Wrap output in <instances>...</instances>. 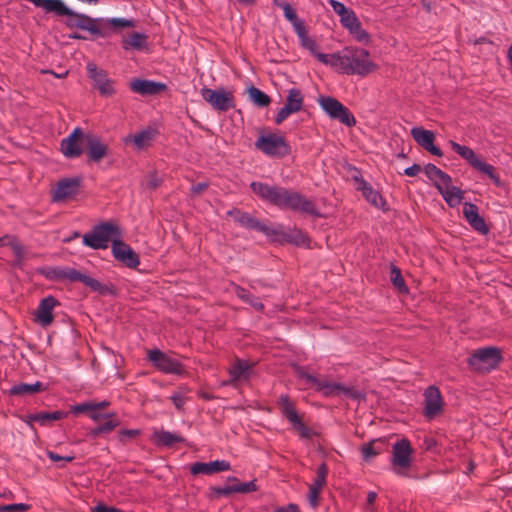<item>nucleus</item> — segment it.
Wrapping results in <instances>:
<instances>
[{
	"label": "nucleus",
	"instance_id": "f257e3e1",
	"mask_svg": "<svg viewBox=\"0 0 512 512\" xmlns=\"http://www.w3.org/2000/svg\"><path fill=\"white\" fill-rule=\"evenodd\" d=\"M250 187L252 191L263 201L281 209L300 211L315 217L321 216L315 203L308 200L297 191L281 186L268 185L262 182H252Z\"/></svg>",
	"mask_w": 512,
	"mask_h": 512
},
{
	"label": "nucleus",
	"instance_id": "f03ea898",
	"mask_svg": "<svg viewBox=\"0 0 512 512\" xmlns=\"http://www.w3.org/2000/svg\"><path fill=\"white\" fill-rule=\"evenodd\" d=\"M44 10L46 12H54L58 16H67L65 24L70 29L78 28L86 30L98 37L109 36V30L101 27L103 20L77 13L68 8L61 0H49Z\"/></svg>",
	"mask_w": 512,
	"mask_h": 512
},
{
	"label": "nucleus",
	"instance_id": "7ed1b4c3",
	"mask_svg": "<svg viewBox=\"0 0 512 512\" xmlns=\"http://www.w3.org/2000/svg\"><path fill=\"white\" fill-rule=\"evenodd\" d=\"M341 71L347 75L365 77L378 70L379 66L370 59L368 50L358 47H345L340 58Z\"/></svg>",
	"mask_w": 512,
	"mask_h": 512
},
{
	"label": "nucleus",
	"instance_id": "20e7f679",
	"mask_svg": "<svg viewBox=\"0 0 512 512\" xmlns=\"http://www.w3.org/2000/svg\"><path fill=\"white\" fill-rule=\"evenodd\" d=\"M501 361V350L489 346L475 350L468 358L467 363L473 371L487 373L495 369Z\"/></svg>",
	"mask_w": 512,
	"mask_h": 512
},
{
	"label": "nucleus",
	"instance_id": "39448f33",
	"mask_svg": "<svg viewBox=\"0 0 512 512\" xmlns=\"http://www.w3.org/2000/svg\"><path fill=\"white\" fill-rule=\"evenodd\" d=\"M119 227L111 222H102L83 236V243L92 249H106L113 237H120Z\"/></svg>",
	"mask_w": 512,
	"mask_h": 512
},
{
	"label": "nucleus",
	"instance_id": "423d86ee",
	"mask_svg": "<svg viewBox=\"0 0 512 512\" xmlns=\"http://www.w3.org/2000/svg\"><path fill=\"white\" fill-rule=\"evenodd\" d=\"M255 147L270 157L283 158L291 153V147L285 137L275 133L258 137Z\"/></svg>",
	"mask_w": 512,
	"mask_h": 512
},
{
	"label": "nucleus",
	"instance_id": "0eeeda50",
	"mask_svg": "<svg viewBox=\"0 0 512 512\" xmlns=\"http://www.w3.org/2000/svg\"><path fill=\"white\" fill-rule=\"evenodd\" d=\"M318 103L330 118L338 120L348 127L356 125L354 115L336 98L331 96H320L318 98Z\"/></svg>",
	"mask_w": 512,
	"mask_h": 512
},
{
	"label": "nucleus",
	"instance_id": "6e6552de",
	"mask_svg": "<svg viewBox=\"0 0 512 512\" xmlns=\"http://www.w3.org/2000/svg\"><path fill=\"white\" fill-rule=\"evenodd\" d=\"M413 452L410 441L406 438L397 441L393 445L391 463L398 474H403L401 470H407L411 467Z\"/></svg>",
	"mask_w": 512,
	"mask_h": 512
},
{
	"label": "nucleus",
	"instance_id": "1a4fd4ad",
	"mask_svg": "<svg viewBox=\"0 0 512 512\" xmlns=\"http://www.w3.org/2000/svg\"><path fill=\"white\" fill-rule=\"evenodd\" d=\"M82 183V176L60 179L52 193V201L64 202L75 198L80 193Z\"/></svg>",
	"mask_w": 512,
	"mask_h": 512
},
{
	"label": "nucleus",
	"instance_id": "9d476101",
	"mask_svg": "<svg viewBox=\"0 0 512 512\" xmlns=\"http://www.w3.org/2000/svg\"><path fill=\"white\" fill-rule=\"evenodd\" d=\"M203 99L208 102L213 109L226 112L235 107V98L232 92L225 91L224 89L213 90L210 88H203L201 90Z\"/></svg>",
	"mask_w": 512,
	"mask_h": 512
},
{
	"label": "nucleus",
	"instance_id": "9b49d317",
	"mask_svg": "<svg viewBox=\"0 0 512 512\" xmlns=\"http://www.w3.org/2000/svg\"><path fill=\"white\" fill-rule=\"evenodd\" d=\"M304 105V96L300 89L292 88L288 91L286 103L278 111L275 122L277 125L281 124L291 114L297 113L302 110Z\"/></svg>",
	"mask_w": 512,
	"mask_h": 512
},
{
	"label": "nucleus",
	"instance_id": "f8f14e48",
	"mask_svg": "<svg viewBox=\"0 0 512 512\" xmlns=\"http://www.w3.org/2000/svg\"><path fill=\"white\" fill-rule=\"evenodd\" d=\"M86 142V134L77 127L61 141V152L67 158H78L83 154L82 144Z\"/></svg>",
	"mask_w": 512,
	"mask_h": 512
},
{
	"label": "nucleus",
	"instance_id": "ddd939ff",
	"mask_svg": "<svg viewBox=\"0 0 512 512\" xmlns=\"http://www.w3.org/2000/svg\"><path fill=\"white\" fill-rule=\"evenodd\" d=\"M87 71L89 73V77L94 82V86L102 96L109 97L116 93L114 81L108 78L105 70L98 68L95 63H88Z\"/></svg>",
	"mask_w": 512,
	"mask_h": 512
},
{
	"label": "nucleus",
	"instance_id": "4468645a",
	"mask_svg": "<svg viewBox=\"0 0 512 512\" xmlns=\"http://www.w3.org/2000/svg\"><path fill=\"white\" fill-rule=\"evenodd\" d=\"M85 145L87 162L99 163L102 159L110 155L108 145L96 134L87 133Z\"/></svg>",
	"mask_w": 512,
	"mask_h": 512
},
{
	"label": "nucleus",
	"instance_id": "2eb2a0df",
	"mask_svg": "<svg viewBox=\"0 0 512 512\" xmlns=\"http://www.w3.org/2000/svg\"><path fill=\"white\" fill-rule=\"evenodd\" d=\"M112 254L116 260L128 268L134 269L140 264L139 255L122 240H112Z\"/></svg>",
	"mask_w": 512,
	"mask_h": 512
},
{
	"label": "nucleus",
	"instance_id": "dca6fc26",
	"mask_svg": "<svg viewBox=\"0 0 512 512\" xmlns=\"http://www.w3.org/2000/svg\"><path fill=\"white\" fill-rule=\"evenodd\" d=\"M149 360L164 373L181 374L183 372L182 364L162 351L155 349L148 352Z\"/></svg>",
	"mask_w": 512,
	"mask_h": 512
},
{
	"label": "nucleus",
	"instance_id": "f3484780",
	"mask_svg": "<svg viewBox=\"0 0 512 512\" xmlns=\"http://www.w3.org/2000/svg\"><path fill=\"white\" fill-rule=\"evenodd\" d=\"M227 215L232 216L241 226L260 231L269 237L272 236V234L278 233L276 229L263 224L257 218L253 217L249 213L242 212L239 209L234 208L228 211Z\"/></svg>",
	"mask_w": 512,
	"mask_h": 512
},
{
	"label": "nucleus",
	"instance_id": "a211bd4d",
	"mask_svg": "<svg viewBox=\"0 0 512 512\" xmlns=\"http://www.w3.org/2000/svg\"><path fill=\"white\" fill-rule=\"evenodd\" d=\"M424 415L433 419L443 410V399L441 392L436 386H429L424 392Z\"/></svg>",
	"mask_w": 512,
	"mask_h": 512
},
{
	"label": "nucleus",
	"instance_id": "6ab92c4d",
	"mask_svg": "<svg viewBox=\"0 0 512 512\" xmlns=\"http://www.w3.org/2000/svg\"><path fill=\"white\" fill-rule=\"evenodd\" d=\"M411 136L419 146L430 152L432 155L438 157L443 156L442 150L434 145L435 134L432 131L426 130L422 127H413L411 129Z\"/></svg>",
	"mask_w": 512,
	"mask_h": 512
},
{
	"label": "nucleus",
	"instance_id": "aec40b11",
	"mask_svg": "<svg viewBox=\"0 0 512 512\" xmlns=\"http://www.w3.org/2000/svg\"><path fill=\"white\" fill-rule=\"evenodd\" d=\"M129 87L142 96L158 95L167 90V85L164 83L139 78L131 80Z\"/></svg>",
	"mask_w": 512,
	"mask_h": 512
},
{
	"label": "nucleus",
	"instance_id": "412c9836",
	"mask_svg": "<svg viewBox=\"0 0 512 512\" xmlns=\"http://www.w3.org/2000/svg\"><path fill=\"white\" fill-rule=\"evenodd\" d=\"M59 305L60 302L54 296L50 295L43 298L36 310L35 320L43 327L51 325L54 320L53 309Z\"/></svg>",
	"mask_w": 512,
	"mask_h": 512
},
{
	"label": "nucleus",
	"instance_id": "4be33fe9",
	"mask_svg": "<svg viewBox=\"0 0 512 512\" xmlns=\"http://www.w3.org/2000/svg\"><path fill=\"white\" fill-rule=\"evenodd\" d=\"M328 474V467L323 462L317 469V476L313 483L309 486L308 500L313 508H316L320 502V493L326 485V478Z\"/></svg>",
	"mask_w": 512,
	"mask_h": 512
},
{
	"label": "nucleus",
	"instance_id": "5701e85b",
	"mask_svg": "<svg viewBox=\"0 0 512 512\" xmlns=\"http://www.w3.org/2000/svg\"><path fill=\"white\" fill-rule=\"evenodd\" d=\"M463 214L474 230L483 235H486L489 232V227L486 225L484 218L479 215L477 205L466 202L463 207Z\"/></svg>",
	"mask_w": 512,
	"mask_h": 512
},
{
	"label": "nucleus",
	"instance_id": "b1692460",
	"mask_svg": "<svg viewBox=\"0 0 512 512\" xmlns=\"http://www.w3.org/2000/svg\"><path fill=\"white\" fill-rule=\"evenodd\" d=\"M230 463L225 460H216L209 463L196 462L191 465L190 471L193 475L214 473L230 470Z\"/></svg>",
	"mask_w": 512,
	"mask_h": 512
},
{
	"label": "nucleus",
	"instance_id": "393cba45",
	"mask_svg": "<svg viewBox=\"0 0 512 512\" xmlns=\"http://www.w3.org/2000/svg\"><path fill=\"white\" fill-rule=\"evenodd\" d=\"M434 186L437 188L439 193L443 196L444 200L450 207H456L464 198V191L459 187L453 186L452 182L448 185L435 182Z\"/></svg>",
	"mask_w": 512,
	"mask_h": 512
},
{
	"label": "nucleus",
	"instance_id": "a878e982",
	"mask_svg": "<svg viewBox=\"0 0 512 512\" xmlns=\"http://www.w3.org/2000/svg\"><path fill=\"white\" fill-rule=\"evenodd\" d=\"M276 230L278 233L272 234V236H274V241L287 242L296 246L309 245L310 243L308 235L300 229H294L290 232H284L278 229Z\"/></svg>",
	"mask_w": 512,
	"mask_h": 512
},
{
	"label": "nucleus",
	"instance_id": "bb28decb",
	"mask_svg": "<svg viewBox=\"0 0 512 512\" xmlns=\"http://www.w3.org/2000/svg\"><path fill=\"white\" fill-rule=\"evenodd\" d=\"M37 271L39 274L52 281L68 279L71 282H74L77 270L74 268L44 267L39 268Z\"/></svg>",
	"mask_w": 512,
	"mask_h": 512
},
{
	"label": "nucleus",
	"instance_id": "cd10ccee",
	"mask_svg": "<svg viewBox=\"0 0 512 512\" xmlns=\"http://www.w3.org/2000/svg\"><path fill=\"white\" fill-rule=\"evenodd\" d=\"M0 245H8L13 250V253L15 255V260L13 262V266L15 267H22L23 261L25 258V249L23 245L19 242L17 237L6 235L2 238H0Z\"/></svg>",
	"mask_w": 512,
	"mask_h": 512
},
{
	"label": "nucleus",
	"instance_id": "c85d7f7f",
	"mask_svg": "<svg viewBox=\"0 0 512 512\" xmlns=\"http://www.w3.org/2000/svg\"><path fill=\"white\" fill-rule=\"evenodd\" d=\"M66 416H67L66 412H62V411H58V410L53 411V412L42 411V412H38V413L29 414L27 416L26 422L28 424H31L32 422H38L40 425L45 426L52 421L61 420V419L65 418Z\"/></svg>",
	"mask_w": 512,
	"mask_h": 512
},
{
	"label": "nucleus",
	"instance_id": "c756f323",
	"mask_svg": "<svg viewBox=\"0 0 512 512\" xmlns=\"http://www.w3.org/2000/svg\"><path fill=\"white\" fill-rule=\"evenodd\" d=\"M250 368L251 365L247 361L236 359L234 364L229 369L231 379L228 383L232 384L240 379L247 380L250 375Z\"/></svg>",
	"mask_w": 512,
	"mask_h": 512
},
{
	"label": "nucleus",
	"instance_id": "7c9ffc66",
	"mask_svg": "<svg viewBox=\"0 0 512 512\" xmlns=\"http://www.w3.org/2000/svg\"><path fill=\"white\" fill-rule=\"evenodd\" d=\"M278 405L283 417H285L291 424L293 422H297L301 417L296 411L295 405L288 395H281L278 400Z\"/></svg>",
	"mask_w": 512,
	"mask_h": 512
},
{
	"label": "nucleus",
	"instance_id": "2f4dec72",
	"mask_svg": "<svg viewBox=\"0 0 512 512\" xmlns=\"http://www.w3.org/2000/svg\"><path fill=\"white\" fill-rule=\"evenodd\" d=\"M77 281L84 283L87 287L91 288V290L99 292L100 294H107L111 292L108 286L100 283L98 280L90 276L81 273L78 270L76 271V275L74 277V282Z\"/></svg>",
	"mask_w": 512,
	"mask_h": 512
},
{
	"label": "nucleus",
	"instance_id": "473e14b6",
	"mask_svg": "<svg viewBox=\"0 0 512 512\" xmlns=\"http://www.w3.org/2000/svg\"><path fill=\"white\" fill-rule=\"evenodd\" d=\"M450 145L453 151L457 153L460 157L465 159L473 168H475L476 163L480 162L481 159L470 147L461 145L455 141H450Z\"/></svg>",
	"mask_w": 512,
	"mask_h": 512
},
{
	"label": "nucleus",
	"instance_id": "72a5a7b5",
	"mask_svg": "<svg viewBox=\"0 0 512 512\" xmlns=\"http://www.w3.org/2000/svg\"><path fill=\"white\" fill-rule=\"evenodd\" d=\"M45 390L43 383L37 381L34 384L20 383L14 385L9 393L14 396L33 395L35 393Z\"/></svg>",
	"mask_w": 512,
	"mask_h": 512
},
{
	"label": "nucleus",
	"instance_id": "f704fd0d",
	"mask_svg": "<svg viewBox=\"0 0 512 512\" xmlns=\"http://www.w3.org/2000/svg\"><path fill=\"white\" fill-rule=\"evenodd\" d=\"M361 190L363 192V196L366 198L368 202H370L373 206L377 208H381L384 211L387 210L384 206L386 204L382 195L373 190L371 186H369L365 181H362Z\"/></svg>",
	"mask_w": 512,
	"mask_h": 512
},
{
	"label": "nucleus",
	"instance_id": "c9c22d12",
	"mask_svg": "<svg viewBox=\"0 0 512 512\" xmlns=\"http://www.w3.org/2000/svg\"><path fill=\"white\" fill-rule=\"evenodd\" d=\"M154 441L157 445L171 447L175 443H182L185 439L179 435L168 431H157L153 434Z\"/></svg>",
	"mask_w": 512,
	"mask_h": 512
},
{
	"label": "nucleus",
	"instance_id": "e433bc0d",
	"mask_svg": "<svg viewBox=\"0 0 512 512\" xmlns=\"http://www.w3.org/2000/svg\"><path fill=\"white\" fill-rule=\"evenodd\" d=\"M147 38V35L144 33L133 32L123 40V48L125 50L129 48L142 50L147 47Z\"/></svg>",
	"mask_w": 512,
	"mask_h": 512
},
{
	"label": "nucleus",
	"instance_id": "4c0bfd02",
	"mask_svg": "<svg viewBox=\"0 0 512 512\" xmlns=\"http://www.w3.org/2000/svg\"><path fill=\"white\" fill-rule=\"evenodd\" d=\"M384 442L380 439H374L361 447L363 459L369 461L375 456L379 455L383 450Z\"/></svg>",
	"mask_w": 512,
	"mask_h": 512
},
{
	"label": "nucleus",
	"instance_id": "58836bf2",
	"mask_svg": "<svg viewBox=\"0 0 512 512\" xmlns=\"http://www.w3.org/2000/svg\"><path fill=\"white\" fill-rule=\"evenodd\" d=\"M424 172L430 180L438 178L443 185H448L452 182V178L447 173L443 172L436 165L429 163L424 167Z\"/></svg>",
	"mask_w": 512,
	"mask_h": 512
},
{
	"label": "nucleus",
	"instance_id": "ea45409f",
	"mask_svg": "<svg viewBox=\"0 0 512 512\" xmlns=\"http://www.w3.org/2000/svg\"><path fill=\"white\" fill-rule=\"evenodd\" d=\"M235 293L238 298H240L242 301H244L246 303H249L255 310H257V311L264 310L263 303L260 302L258 298L254 297L252 294H250L247 290H245L241 286L235 287Z\"/></svg>",
	"mask_w": 512,
	"mask_h": 512
},
{
	"label": "nucleus",
	"instance_id": "a19ab883",
	"mask_svg": "<svg viewBox=\"0 0 512 512\" xmlns=\"http://www.w3.org/2000/svg\"><path fill=\"white\" fill-rule=\"evenodd\" d=\"M313 386L317 391L323 392L325 396L339 395L342 388V385L339 383L320 381L319 379H317Z\"/></svg>",
	"mask_w": 512,
	"mask_h": 512
},
{
	"label": "nucleus",
	"instance_id": "79ce46f5",
	"mask_svg": "<svg viewBox=\"0 0 512 512\" xmlns=\"http://www.w3.org/2000/svg\"><path fill=\"white\" fill-rule=\"evenodd\" d=\"M248 94L253 103L258 107H267L271 103V98L254 86L248 89Z\"/></svg>",
	"mask_w": 512,
	"mask_h": 512
},
{
	"label": "nucleus",
	"instance_id": "37998d69",
	"mask_svg": "<svg viewBox=\"0 0 512 512\" xmlns=\"http://www.w3.org/2000/svg\"><path fill=\"white\" fill-rule=\"evenodd\" d=\"M474 169L487 175L496 186L499 187L502 185L499 175L496 173L494 166H492L491 164H488L480 160L479 163L475 164Z\"/></svg>",
	"mask_w": 512,
	"mask_h": 512
},
{
	"label": "nucleus",
	"instance_id": "c03bdc74",
	"mask_svg": "<svg viewBox=\"0 0 512 512\" xmlns=\"http://www.w3.org/2000/svg\"><path fill=\"white\" fill-rule=\"evenodd\" d=\"M227 481L234 482L232 485L233 493H250L258 490L255 480L250 482L241 483L236 477H228Z\"/></svg>",
	"mask_w": 512,
	"mask_h": 512
},
{
	"label": "nucleus",
	"instance_id": "a18cd8bd",
	"mask_svg": "<svg viewBox=\"0 0 512 512\" xmlns=\"http://www.w3.org/2000/svg\"><path fill=\"white\" fill-rule=\"evenodd\" d=\"M390 280L399 292L408 293V287L402 277L401 270L395 265L391 266Z\"/></svg>",
	"mask_w": 512,
	"mask_h": 512
},
{
	"label": "nucleus",
	"instance_id": "49530a36",
	"mask_svg": "<svg viewBox=\"0 0 512 512\" xmlns=\"http://www.w3.org/2000/svg\"><path fill=\"white\" fill-rule=\"evenodd\" d=\"M105 420V422L99 423V430L102 434H108L120 425V420L115 413H109Z\"/></svg>",
	"mask_w": 512,
	"mask_h": 512
},
{
	"label": "nucleus",
	"instance_id": "de8ad7c7",
	"mask_svg": "<svg viewBox=\"0 0 512 512\" xmlns=\"http://www.w3.org/2000/svg\"><path fill=\"white\" fill-rule=\"evenodd\" d=\"M340 22L349 32L352 31L353 28H357V25L360 23L352 9L345 13V15H342Z\"/></svg>",
	"mask_w": 512,
	"mask_h": 512
},
{
	"label": "nucleus",
	"instance_id": "09e8293b",
	"mask_svg": "<svg viewBox=\"0 0 512 512\" xmlns=\"http://www.w3.org/2000/svg\"><path fill=\"white\" fill-rule=\"evenodd\" d=\"M153 138V133L150 130H143L140 133H137L133 136V143L139 148L142 149L149 145L150 141Z\"/></svg>",
	"mask_w": 512,
	"mask_h": 512
},
{
	"label": "nucleus",
	"instance_id": "8fccbe9b",
	"mask_svg": "<svg viewBox=\"0 0 512 512\" xmlns=\"http://www.w3.org/2000/svg\"><path fill=\"white\" fill-rule=\"evenodd\" d=\"M292 426L294 430L298 432L301 438L312 439L313 436L316 435V433L311 428L303 423L301 417L297 420V422H293Z\"/></svg>",
	"mask_w": 512,
	"mask_h": 512
},
{
	"label": "nucleus",
	"instance_id": "3c124183",
	"mask_svg": "<svg viewBox=\"0 0 512 512\" xmlns=\"http://www.w3.org/2000/svg\"><path fill=\"white\" fill-rule=\"evenodd\" d=\"M208 497L210 500L218 499L221 496L228 497L233 494L232 485H227L224 487L213 486L209 488Z\"/></svg>",
	"mask_w": 512,
	"mask_h": 512
},
{
	"label": "nucleus",
	"instance_id": "603ef678",
	"mask_svg": "<svg viewBox=\"0 0 512 512\" xmlns=\"http://www.w3.org/2000/svg\"><path fill=\"white\" fill-rule=\"evenodd\" d=\"M349 33L360 43L369 44L371 42V36L366 30L362 29L361 23L357 25V28H353Z\"/></svg>",
	"mask_w": 512,
	"mask_h": 512
},
{
	"label": "nucleus",
	"instance_id": "864d4df0",
	"mask_svg": "<svg viewBox=\"0 0 512 512\" xmlns=\"http://www.w3.org/2000/svg\"><path fill=\"white\" fill-rule=\"evenodd\" d=\"M31 506L24 503H14L8 505H0V512H25L29 510Z\"/></svg>",
	"mask_w": 512,
	"mask_h": 512
},
{
	"label": "nucleus",
	"instance_id": "5fc2aeb1",
	"mask_svg": "<svg viewBox=\"0 0 512 512\" xmlns=\"http://www.w3.org/2000/svg\"><path fill=\"white\" fill-rule=\"evenodd\" d=\"M141 434L139 429H122L119 431L118 438L122 443H126L128 439H134Z\"/></svg>",
	"mask_w": 512,
	"mask_h": 512
},
{
	"label": "nucleus",
	"instance_id": "6e6d98bb",
	"mask_svg": "<svg viewBox=\"0 0 512 512\" xmlns=\"http://www.w3.org/2000/svg\"><path fill=\"white\" fill-rule=\"evenodd\" d=\"M94 409V402H83L71 407V413L77 415L81 413L90 414L91 410Z\"/></svg>",
	"mask_w": 512,
	"mask_h": 512
},
{
	"label": "nucleus",
	"instance_id": "4d7b16f0",
	"mask_svg": "<svg viewBox=\"0 0 512 512\" xmlns=\"http://www.w3.org/2000/svg\"><path fill=\"white\" fill-rule=\"evenodd\" d=\"M341 393H343L347 397L354 399V400H364L365 399L364 394L355 388L342 386Z\"/></svg>",
	"mask_w": 512,
	"mask_h": 512
},
{
	"label": "nucleus",
	"instance_id": "13d9d810",
	"mask_svg": "<svg viewBox=\"0 0 512 512\" xmlns=\"http://www.w3.org/2000/svg\"><path fill=\"white\" fill-rule=\"evenodd\" d=\"M108 24H110L113 28H116V29L126 28V27H134V21L121 19V18L110 19L108 21Z\"/></svg>",
	"mask_w": 512,
	"mask_h": 512
},
{
	"label": "nucleus",
	"instance_id": "bf43d9fd",
	"mask_svg": "<svg viewBox=\"0 0 512 512\" xmlns=\"http://www.w3.org/2000/svg\"><path fill=\"white\" fill-rule=\"evenodd\" d=\"M280 7L284 11V15L290 22H295L298 17L296 14V11L293 9V7L289 3H281Z\"/></svg>",
	"mask_w": 512,
	"mask_h": 512
},
{
	"label": "nucleus",
	"instance_id": "052dcab7",
	"mask_svg": "<svg viewBox=\"0 0 512 512\" xmlns=\"http://www.w3.org/2000/svg\"><path fill=\"white\" fill-rule=\"evenodd\" d=\"M295 372L299 378L305 379L311 385H314V383L317 382V378L307 373L301 366H297Z\"/></svg>",
	"mask_w": 512,
	"mask_h": 512
},
{
	"label": "nucleus",
	"instance_id": "680f3d73",
	"mask_svg": "<svg viewBox=\"0 0 512 512\" xmlns=\"http://www.w3.org/2000/svg\"><path fill=\"white\" fill-rule=\"evenodd\" d=\"M301 44L304 48L308 49L313 55L316 54L318 45L314 39L310 38L307 35L301 40Z\"/></svg>",
	"mask_w": 512,
	"mask_h": 512
},
{
	"label": "nucleus",
	"instance_id": "e2e57ef3",
	"mask_svg": "<svg viewBox=\"0 0 512 512\" xmlns=\"http://www.w3.org/2000/svg\"><path fill=\"white\" fill-rule=\"evenodd\" d=\"M162 183V179L158 177L157 173L154 171V172H151L149 175H148V180H147V187L149 189H156L158 188Z\"/></svg>",
	"mask_w": 512,
	"mask_h": 512
},
{
	"label": "nucleus",
	"instance_id": "0e129e2a",
	"mask_svg": "<svg viewBox=\"0 0 512 512\" xmlns=\"http://www.w3.org/2000/svg\"><path fill=\"white\" fill-rule=\"evenodd\" d=\"M291 23L293 24V27H294L297 35L299 36L300 40H302L304 37L307 36V30H306L305 24L302 20H300L298 18L295 22H291Z\"/></svg>",
	"mask_w": 512,
	"mask_h": 512
},
{
	"label": "nucleus",
	"instance_id": "69168bd1",
	"mask_svg": "<svg viewBox=\"0 0 512 512\" xmlns=\"http://www.w3.org/2000/svg\"><path fill=\"white\" fill-rule=\"evenodd\" d=\"M330 5L332 6L335 13H337L340 18L342 15H345L350 9L346 8L345 5L337 0H329Z\"/></svg>",
	"mask_w": 512,
	"mask_h": 512
},
{
	"label": "nucleus",
	"instance_id": "338daca9",
	"mask_svg": "<svg viewBox=\"0 0 512 512\" xmlns=\"http://www.w3.org/2000/svg\"><path fill=\"white\" fill-rule=\"evenodd\" d=\"M92 512H122L120 509L112 506H107L100 502L91 509Z\"/></svg>",
	"mask_w": 512,
	"mask_h": 512
},
{
	"label": "nucleus",
	"instance_id": "774afa93",
	"mask_svg": "<svg viewBox=\"0 0 512 512\" xmlns=\"http://www.w3.org/2000/svg\"><path fill=\"white\" fill-rule=\"evenodd\" d=\"M274 512H300L297 504L290 503L287 506L276 507Z\"/></svg>",
	"mask_w": 512,
	"mask_h": 512
}]
</instances>
